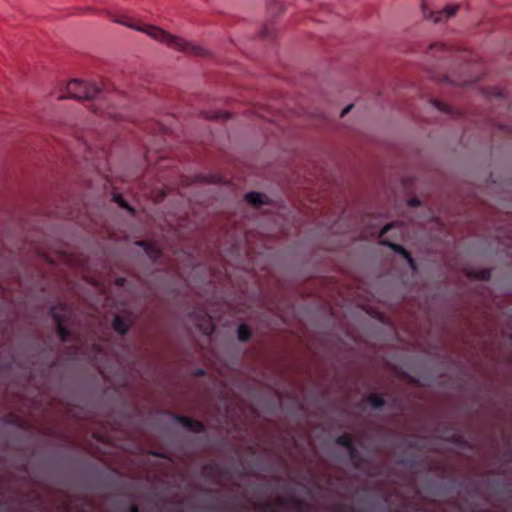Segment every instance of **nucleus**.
<instances>
[{"mask_svg":"<svg viewBox=\"0 0 512 512\" xmlns=\"http://www.w3.org/2000/svg\"><path fill=\"white\" fill-rule=\"evenodd\" d=\"M252 336L250 328L246 324H241L237 328V337L241 342H248Z\"/></svg>","mask_w":512,"mask_h":512,"instance_id":"nucleus-17","label":"nucleus"},{"mask_svg":"<svg viewBox=\"0 0 512 512\" xmlns=\"http://www.w3.org/2000/svg\"><path fill=\"white\" fill-rule=\"evenodd\" d=\"M131 325L132 323L129 319H125L119 315H116L112 322V328L121 335L127 334Z\"/></svg>","mask_w":512,"mask_h":512,"instance_id":"nucleus-10","label":"nucleus"},{"mask_svg":"<svg viewBox=\"0 0 512 512\" xmlns=\"http://www.w3.org/2000/svg\"><path fill=\"white\" fill-rule=\"evenodd\" d=\"M205 117L209 119H228L230 118V114L227 112L215 111L210 113H205Z\"/></svg>","mask_w":512,"mask_h":512,"instance_id":"nucleus-22","label":"nucleus"},{"mask_svg":"<svg viewBox=\"0 0 512 512\" xmlns=\"http://www.w3.org/2000/svg\"><path fill=\"white\" fill-rule=\"evenodd\" d=\"M353 441H354V443L356 442V435L355 434H354Z\"/></svg>","mask_w":512,"mask_h":512,"instance_id":"nucleus-33","label":"nucleus"},{"mask_svg":"<svg viewBox=\"0 0 512 512\" xmlns=\"http://www.w3.org/2000/svg\"><path fill=\"white\" fill-rule=\"evenodd\" d=\"M366 403L374 409H380L385 406V399L376 393H371L365 398Z\"/></svg>","mask_w":512,"mask_h":512,"instance_id":"nucleus-14","label":"nucleus"},{"mask_svg":"<svg viewBox=\"0 0 512 512\" xmlns=\"http://www.w3.org/2000/svg\"><path fill=\"white\" fill-rule=\"evenodd\" d=\"M352 110V104L347 105L340 114V117H343L344 115L348 114Z\"/></svg>","mask_w":512,"mask_h":512,"instance_id":"nucleus-27","label":"nucleus"},{"mask_svg":"<svg viewBox=\"0 0 512 512\" xmlns=\"http://www.w3.org/2000/svg\"><path fill=\"white\" fill-rule=\"evenodd\" d=\"M408 204L412 207H419L421 205V201L418 198H411L409 199Z\"/></svg>","mask_w":512,"mask_h":512,"instance_id":"nucleus-25","label":"nucleus"},{"mask_svg":"<svg viewBox=\"0 0 512 512\" xmlns=\"http://www.w3.org/2000/svg\"><path fill=\"white\" fill-rule=\"evenodd\" d=\"M450 441L458 446H466L467 441L465 438L461 435H453L450 439Z\"/></svg>","mask_w":512,"mask_h":512,"instance_id":"nucleus-23","label":"nucleus"},{"mask_svg":"<svg viewBox=\"0 0 512 512\" xmlns=\"http://www.w3.org/2000/svg\"><path fill=\"white\" fill-rule=\"evenodd\" d=\"M459 7L457 4H448L442 10L431 11L423 4L422 13L424 18L432 20L434 23H443L453 17Z\"/></svg>","mask_w":512,"mask_h":512,"instance_id":"nucleus-4","label":"nucleus"},{"mask_svg":"<svg viewBox=\"0 0 512 512\" xmlns=\"http://www.w3.org/2000/svg\"><path fill=\"white\" fill-rule=\"evenodd\" d=\"M274 33H275V29H274L273 25L270 23H267L264 25V27L262 29L261 36L263 38L271 39L274 37Z\"/></svg>","mask_w":512,"mask_h":512,"instance_id":"nucleus-21","label":"nucleus"},{"mask_svg":"<svg viewBox=\"0 0 512 512\" xmlns=\"http://www.w3.org/2000/svg\"><path fill=\"white\" fill-rule=\"evenodd\" d=\"M126 512H140L138 505L132 504Z\"/></svg>","mask_w":512,"mask_h":512,"instance_id":"nucleus-28","label":"nucleus"},{"mask_svg":"<svg viewBox=\"0 0 512 512\" xmlns=\"http://www.w3.org/2000/svg\"><path fill=\"white\" fill-rule=\"evenodd\" d=\"M470 278L481 280V281H489L491 279L492 273L488 268L471 270L468 273Z\"/></svg>","mask_w":512,"mask_h":512,"instance_id":"nucleus-15","label":"nucleus"},{"mask_svg":"<svg viewBox=\"0 0 512 512\" xmlns=\"http://www.w3.org/2000/svg\"><path fill=\"white\" fill-rule=\"evenodd\" d=\"M338 443L345 446L349 455L352 457V436L350 434H345L339 436L337 439Z\"/></svg>","mask_w":512,"mask_h":512,"instance_id":"nucleus-18","label":"nucleus"},{"mask_svg":"<svg viewBox=\"0 0 512 512\" xmlns=\"http://www.w3.org/2000/svg\"><path fill=\"white\" fill-rule=\"evenodd\" d=\"M397 225L396 222H391L386 224L380 231L379 237L381 238L380 244L383 246H386L390 248L393 252H395L398 255H401L403 258L408 256L409 252L406 248H404L402 245L394 243L390 241L389 239L383 238L392 228H394Z\"/></svg>","mask_w":512,"mask_h":512,"instance_id":"nucleus-6","label":"nucleus"},{"mask_svg":"<svg viewBox=\"0 0 512 512\" xmlns=\"http://www.w3.org/2000/svg\"><path fill=\"white\" fill-rule=\"evenodd\" d=\"M448 52V48L442 43H433L428 48V54L439 59L446 57Z\"/></svg>","mask_w":512,"mask_h":512,"instance_id":"nucleus-13","label":"nucleus"},{"mask_svg":"<svg viewBox=\"0 0 512 512\" xmlns=\"http://www.w3.org/2000/svg\"><path fill=\"white\" fill-rule=\"evenodd\" d=\"M431 103L432 105L439 111L441 112H444V113H447L451 116H455L456 114H459L458 111H456L454 108H452L451 106L445 104V103H442L436 99H433L431 100Z\"/></svg>","mask_w":512,"mask_h":512,"instance_id":"nucleus-16","label":"nucleus"},{"mask_svg":"<svg viewBox=\"0 0 512 512\" xmlns=\"http://www.w3.org/2000/svg\"><path fill=\"white\" fill-rule=\"evenodd\" d=\"M135 244L141 247L145 251L148 258L152 261H157L162 256L161 249L155 243L139 240Z\"/></svg>","mask_w":512,"mask_h":512,"instance_id":"nucleus-9","label":"nucleus"},{"mask_svg":"<svg viewBox=\"0 0 512 512\" xmlns=\"http://www.w3.org/2000/svg\"><path fill=\"white\" fill-rule=\"evenodd\" d=\"M493 95L497 98H501L503 96V92L500 89H494Z\"/></svg>","mask_w":512,"mask_h":512,"instance_id":"nucleus-30","label":"nucleus"},{"mask_svg":"<svg viewBox=\"0 0 512 512\" xmlns=\"http://www.w3.org/2000/svg\"><path fill=\"white\" fill-rule=\"evenodd\" d=\"M202 473L209 481L218 483V477L223 474V469L217 462H210L203 465Z\"/></svg>","mask_w":512,"mask_h":512,"instance_id":"nucleus-8","label":"nucleus"},{"mask_svg":"<svg viewBox=\"0 0 512 512\" xmlns=\"http://www.w3.org/2000/svg\"><path fill=\"white\" fill-rule=\"evenodd\" d=\"M245 199L254 208H259L264 204H268V198L260 192H249L245 195Z\"/></svg>","mask_w":512,"mask_h":512,"instance_id":"nucleus-11","label":"nucleus"},{"mask_svg":"<svg viewBox=\"0 0 512 512\" xmlns=\"http://www.w3.org/2000/svg\"><path fill=\"white\" fill-rule=\"evenodd\" d=\"M205 374H206V371L203 368H198L195 371V375L198 376V377L204 376Z\"/></svg>","mask_w":512,"mask_h":512,"instance_id":"nucleus-29","label":"nucleus"},{"mask_svg":"<svg viewBox=\"0 0 512 512\" xmlns=\"http://www.w3.org/2000/svg\"><path fill=\"white\" fill-rule=\"evenodd\" d=\"M152 455H154V456H158V457H165L164 455H162V454H158V453H152Z\"/></svg>","mask_w":512,"mask_h":512,"instance_id":"nucleus-32","label":"nucleus"},{"mask_svg":"<svg viewBox=\"0 0 512 512\" xmlns=\"http://www.w3.org/2000/svg\"><path fill=\"white\" fill-rule=\"evenodd\" d=\"M404 259L407 261V263L411 269H413V270L416 269V262L410 253Z\"/></svg>","mask_w":512,"mask_h":512,"instance_id":"nucleus-24","label":"nucleus"},{"mask_svg":"<svg viewBox=\"0 0 512 512\" xmlns=\"http://www.w3.org/2000/svg\"><path fill=\"white\" fill-rule=\"evenodd\" d=\"M52 318L56 324V333L59 339L62 342H67L70 340L71 331L65 326L66 322V314L63 312V309L58 307H53L51 309Z\"/></svg>","mask_w":512,"mask_h":512,"instance_id":"nucleus-5","label":"nucleus"},{"mask_svg":"<svg viewBox=\"0 0 512 512\" xmlns=\"http://www.w3.org/2000/svg\"><path fill=\"white\" fill-rule=\"evenodd\" d=\"M171 416L174 421L180 423L184 428L191 432L203 433L206 430L204 423L199 420H195L177 413H172Z\"/></svg>","mask_w":512,"mask_h":512,"instance_id":"nucleus-7","label":"nucleus"},{"mask_svg":"<svg viewBox=\"0 0 512 512\" xmlns=\"http://www.w3.org/2000/svg\"><path fill=\"white\" fill-rule=\"evenodd\" d=\"M109 17L111 21L115 23L121 24L136 31L143 32L155 41L163 43L168 47L180 51L184 54L202 58L208 57L210 55V52L204 47L188 42L181 37L172 35L160 27L150 24H135L127 15L124 14L111 13Z\"/></svg>","mask_w":512,"mask_h":512,"instance_id":"nucleus-1","label":"nucleus"},{"mask_svg":"<svg viewBox=\"0 0 512 512\" xmlns=\"http://www.w3.org/2000/svg\"><path fill=\"white\" fill-rule=\"evenodd\" d=\"M126 281L127 280L124 277H117L116 280H115V284L118 287H123L126 284Z\"/></svg>","mask_w":512,"mask_h":512,"instance_id":"nucleus-26","label":"nucleus"},{"mask_svg":"<svg viewBox=\"0 0 512 512\" xmlns=\"http://www.w3.org/2000/svg\"><path fill=\"white\" fill-rule=\"evenodd\" d=\"M356 458V449L354 448V459ZM354 469L357 467L356 461L354 460L353 464Z\"/></svg>","mask_w":512,"mask_h":512,"instance_id":"nucleus-31","label":"nucleus"},{"mask_svg":"<svg viewBox=\"0 0 512 512\" xmlns=\"http://www.w3.org/2000/svg\"><path fill=\"white\" fill-rule=\"evenodd\" d=\"M145 130L147 133L153 136H158L159 134H167L168 132V128L164 124L156 121H149L146 123Z\"/></svg>","mask_w":512,"mask_h":512,"instance_id":"nucleus-12","label":"nucleus"},{"mask_svg":"<svg viewBox=\"0 0 512 512\" xmlns=\"http://www.w3.org/2000/svg\"><path fill=\"white\" fill-rule=\"evenodd\" d=\"M286 505H291L297 512H306V504L301 498L291 497H278L274 502L266 501L259 505L261 512H280L279 508Z\"/></svg>","mask_w":512,"mask_h":512,"instance_id":"nucleus-3","label":"nucleus"},{"mask_svg":"<svg viewBox=\"0 0 512 512\" xmlns=\"http://www.w3.org/2000/svg\"><path fill=\"white\" fill-rule=\"evenodd\" d=\"M103 95V90L94 82L73 79L66 85L65 93L57 95V99L94 100L91 105L93 113L119 121L121 115L114 108L107 107L104 109L106 99Z\"/></svg>","mask_w":512,"mask_h":512,"instance_id":"nucleus-2","label":"nucleus"},{"mask_svg":"<svg viewBox=\"0 0 512 512\" xmlns=\"http://www.w3.org/2000/svg\"><path fill=\"white\" fill-rule=\"evenodd\" d=\"M201 329L204 334L211 335L214 331V326L212 325L211 318L207 315L203 317V323L201 324Z\"/></svg>","mask_w":512,"mask_h":512,"instance_id":"nucleus-20","label":"nucleus"},{"mask_svg":"<svg viewBox=\"0 0 512 512\" xmlns=\"http://www.w3.org/2000/svg\"><path fill=\"white\" fill-rule=\"evenodd\" d=\"M113 201L117 203L119 207L126 209L130 213H134V209L128 204L121 194H114Z\"/></svg>","mask_w":512,"mask_h":512,"instance_id":"nucleus-19","label":"nucleus"}]
</instances>
